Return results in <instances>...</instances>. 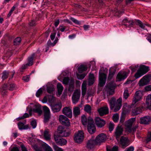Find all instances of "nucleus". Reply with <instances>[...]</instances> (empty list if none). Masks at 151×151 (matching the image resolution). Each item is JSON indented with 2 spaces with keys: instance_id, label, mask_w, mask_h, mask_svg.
Segmentation results:
<instances>
[{
  "instance_id": "nucleus-1",
  "label": "nucleus",
  "mask_w": 151,
  "mask_h": 151,
  "mask_svg": "<svg viewBox=\"0 0 151 151\" xmlns=\"http://www.w3.org/2000/svg\"><path fill=\"white\" fill-rule=\"evenodd\" d=\"M149 70V68L145 65H142L139 67L134 75L136 78L137 79L147 73Z\"/></svg>"
},
{
  "instance_id": "nucleus-2",
  "label": "nucleus",
  "mask_w": 151,
  "mask_h": 151,
  "mask_svg": "<svg viewBox=\"0 0 151 151\" xmlns=\"http://www.w3.org/2000/svg\"><path fill=\"white\" fill-rule=\"evenodd\" d=\"M145 104L144 103L139 102L133 109L132 112L133 114L136 115L142 111V109L144 108Z\"/></svg>"
},
{
  "instance_id": "nucleus-3",
  "label": "nucleus",
  "mask_w": 151,
  "mask_h": 151,
  "mask_svg": "<svg viewBox=\"0 0 151 151\" xmlns=\"http://www.w3.org/2000/svg\"><path fill=\"white\" fill-rule=\"evenodd\" d=\"M136 119L135 118H132L129 119L126 122L125 126L127 130L129 132H131L132 130L134 132L135 130L136 129L137 127H134L132 129V127L134 122H135Z\"/></svg>"
},
{
  "instance_id": "nucleus-4",
  "label": "nucleus",
  "mask_w": 151,
  "mask_h": 151,
  "mask_svg": "<svg viewBox=\"0 0 151 151\" xmlns=\"http://www.w3.org/2000/svg\"><path fill=\"white\" fill-rule=\"evenodd\" d=\"M84 139V133L82 131H79L75 133L74 139L76 142L80 143L83 141Z\"/></svg>"
},
{
  "instance_id": "nucleus-5",
  "label": "nucleus",
  "mask_w": 151,
  "mask_h": 151,
  "mask_svg": "<svg viewBox=\"0 0 151 151\" xmlns=\"http://www.w3.org/2000/svg\"><path fill=\"white\" fill-rule=\"evenodd\" d=\"M93 122V119L90 117L88 118L87 129L88 132L91 134L94 133L96 131V128Z\"/></svg>"
},
{
  "instance_id": "nucleus-6",
  "label": "nucleus",
  "mask_w": 151,
  "mask_h": 151,
  "mask_svg": "<svg viewBox=\"0 0 151 151\" xmlns=\"http://www.w3.org/2000/svg\"><path fill=\"white\" fill-rule=\"evenodd\" d=\"M81 94L80 90L76 89L75 90L72 96V102L74 104H76L78 102L80 99Z\"/></svg>"
},
{
  "instance_id": "nucleus-7",
  "label": "nucleus",
  "mask_w": 151,
  "mask_h": 151,
  "mask_svg": "<svg viewBox=\"0 0 151 151\" xmlns=\"http://www.w3.org/2000/svg\"><path fill=\"white\" fill-rule=\"evenodd\" d=\"M35 108L30 109L29 110V114L31 116L32 112H36L39 115H41L42 113L41 106L39 104H36L34 106Z\"/></svg>"
},
{
  "instance_id": "nucleus-8",
  "label": "nucleus",
  "mask_w": 151,
  "mask_h": 151,
  "mask_svg": "<svg viewBox=\"0 0 151 151\" xmlns=\"http://www.w3.org/2000/svg\"><path fill=\"white\" fill-rule=\"evenodd\" d=\"M151 75H145L143 76L139 81V86H143L149 83L151 79Z\"/></svg>"
},
{
  "instance_id": "nucleus-9",
  "label": "nucleus",
  "mask_w": 151,
  "mask_h": 151,
  "mask_svg": "<svg viewBox=\"0 0 151 151\" xmlns=\"http://www.w3.org/2000/svg\"><path fill=\"white\" fill-rule=\"evenodd\" d=\"M43 110L44 113V122L45 123H47L50 118V111L49 109L46 106L43 107Z\"/></svg>"
},
{
  "instance_id": "nucleus-10",
  "label": "nucleus",
  "mask_w": 151,
  "mask_h": 151,
  "mask_svg": "<svg viewBox=\"0 0 151 151\" xmlns=\"http://www.w3.org/2000/svg\"><path fill=\"white\" fill-rule=\"evenodd\" d=\"M59 119L60 123L62 124L67 126L70 125L69 119L65 116L62 115H60Z\"/></svg>"
},
{
  "instance_id": "nucleus-11",
  "label": "nucleus",
  "mask_w": 151,
  "mask_h": 151,
  "mask_svg": "<svg viewBox=\"0 0 151 151\" xmlns=\"http://www.w3.org/2000/svg\"><path fill=\"white\" fill-rule=\"evenodd\" d=\"M129 140L128 138L124 136L121 137L120 140V143L123 148H125L129 144Z\"/></svg>"
},
{
  "instance_id": "nucleus-12",
  "label": "nucleus",
  "mask_w": 151,
  "mask_h": 151,
  "mask_svg": "<svg viewBox=\"0 0 151 151\" xmlns=\"http://www.w3.org/2000/svg\"><path fill=\"white\" fill-rule=\"evenodd\" d=\"M58 132L60 136L66 137L70 134L69 132H66L65 130L62 126H60L58 128Z\"/></svg>"
},
{
  "instance_id": "nucleus-13",
  "label": "nucleus",
  "mask_w": 151,
  "mask_h": 151,
  "mask_svg": "<svg viewBox=\"0 0 151 151\" xmlns=\"http://www.w3.org/2000/svg\"><path fill=\"white\" fill-rule=\"evenodd\" d=\"M130 71L126 73L125 71H121L119 72L117 74L116 79L118 81H120L125 79L128 76V74L129 73Z\"/></svg>"
},
{
  "instance_id": "nucleus-14",
  "label": "nucleus",
  "mask_w": 151,
  "mask_h": 151,
  "mask_svg": "<svg viewBox=\"0 0 151 151\" xmlns=\"http://www.w3.org/2000/svg\"><path fill=\"white\" fill-rule=\"evenodd\" d=\"M123 129L121 126H118L116 128L114 132V136L116 139L118 141L120 136L122 134Z\"/></svg>"
},
{
  "instance_id": "nucleus-15",
  "label": "nucleus",
  "mask_w": 151,
  "mask_h": 151,
  "mask_svg": "<svg viewBox=\"0 0 151 151\" xmlns=\"http://www.w3.org/2000/svg\"><path fill=\"white\" fill-rule=\"evenodd\" d=\"M106 139V134L104 133L99 134L95 139L97 145L102 142H104Z\"/></svg>"
},
{
  "instance_id": "nucleus-16",
  "label": "nucleus",
  "mask_w": 151,
  "mask_h": 151,
  "mask_svg": "<svg viewBox=\"0 0 151 151\" xmlns=\"http://www.w3.org/2000/svg\"><path fill=\"white\" fill-rule=\"evenodd\" d=\"M54 138L56 143L59 145L62 146L65 145L67 143V140L60 137H58L57 135H55Z\"/></svg>"
},
{
  "instance_id": "nucleus-17",
  "label": "nucleus",
  "mask_w": 151,
  "mask_h": 151,
  "mask_svg": "<svg viewBox=\"0 0 151 151\" xmlns=\"http://www.w3.org/2000/svg\"><path fill=\"white\" fill-rule=\"evenodd\" d=\"M141 93L140 91H137L134 96L132 102V104L134 105L137 102L139 101L141 99Z\"/></svg>"
},
{
  "instance_id": "nucleus-18",
  "label": "nucleus",
  "mask_w": 151,
  "mask_h": 151,
  "mask_svg": "<svg viewBox=\"0 0 151 151\" xmlns=\"http://www.w3.org/2000/svg\"><path fill=\"white\" fill-rule=\"evenodd\" d=\"M140 123L145 124H148L151 122V116L147 115L140 118Z\"/></svg>"
},
{
  "instance_id": "nucleus-19",
  "label": "nucleus",
  "mask_w": 151,
  "mask_h": 151,
  "mask_svg": "<svg viewBox=\"0 0 151 151\" xmlns=\"http://www.w3.org/2000/svg\"><path fill=\"white\" fill-rule=\"evenodd\" d=\"M106 75L104 73H101L99 76V85L101 86L104 85L106 79Z\"/></svg>"
},
{
  "instance_id": "nucleus-20",
  "label": "nucleus",
  "mask_w": 151,
  "mask_h": 151,
  "mask_svg": "<svg viewBox=\"0 0 151 151\" xmlns=\"http://www.w3.org/2000/svg\"><path fill=\"white\" fill-rule=\"evenodd\" d=\"M63 113L69 118L72 116V113L71 108L70 107H65L62 110Z\"/></svg>"
},
{
  "instance_id": "nucleus-21",
  "label": "nucleus",
  "mask_w": 151,
  "mask_h": 151,
  "mask_svg": "<svg viewBox=\"0 0 151 151\" xmlns=\"http://www.w3.org/2000/svg\"><path fill=\"white\" fill-rule=\"evenodd\" d=\"M96 145H97L94 137H92L88 141L86 147L89 149L93 148Z\"/></svg>"
},
{
  "instance_id": "nucleus-22",
  "label": "nucleus",
  "mask_w": 151,
  "mask_h": 151,
  "mask_svg": "<svg viewBox=\"0 0 151 151\" xmlns=\"http://www.w3.org/2000/svg\"><path fill=\"white\" fill-rule=\"evenodd\" d=\"M95 123L97 126L99 127H101L106 124L105 121L99 117H96L95 119Z\"/></svg>"
},
{
  "instance_id": "nucleus-23",
  "label": "nucleus",
  "mask_w": 151,
  "mask_h": 151,
  "mask_svg": "<svg viewBox=\"0 0 151 151\" xmlns=\"http://www.w3.org/2000/svg\"><path fill=\"white\" fill-rule=\"evenodd\" d=\"M98 112L101 116L107 114L109 113V108L106 106L102 107L99 109Z\"/></svg>"
},
{
  "instance_id": "nucleus-24",
  "label": "nucleus",
  "mask_w": 151,
  "mask_h": 151,
  "mask_svg": "<svg viewBox=\"0 0 151 151\" xmlns=\"http://www.w3.org/2000/svg\"><path fill=\"white\" fill-rule=\"evenodd\" d=\"M62 107L61 103H59L52 106L51 109L54 112H57L59 111Z\"/></svg>"
},
{
  "instance_id": "nucleus-25",
  "label": "nucleus",
  "mask_w": 151,
  "mask_h": 151,
  "mask_svg": "<svg viewBox=\"0 0 151 151\" xmlns=\"http://www.w3.org/2000/svg\"><path fill=\"white\" fill-rule=\"evenodd\" d=\"M8 85L7 84H4L1 86L0 88V91L1 94L4 95H6L7 94V89L8 88Z\"/></svg>"
},
{
  "instance_id": "nucleus-26",
  "label": "nucleus",
  "mask_w": 151,
  "mask_h": 151,
  "mask_svg": "<svg viewBox=\"0 0 151 151\" xmlns=\"http://www.w3.org/2000/svg\"><path fill=\"white\" fill-rule=\"evenodd\" d=\"M87 81H83L81 86L82 95L84 96L86 94L87 90Z\"/></svg>"
},
{
  "instance_id": "nucleus-27",
  "label": "nucleus",
  "mask_w": 151,
  "mask_h": 151,
  "mask_svg": "<svg viewBox=\"0 0 151 151\" xmlns=\"http://www.w3.org/2000/svg\"><path fill=\"white\" fill-rule=\"evenodd\" d=\"M146 104L148 108L151 110V94L149 95L147 97Z\"/></svg>"
},
{
  "instance_id": "nucleus-28",
  "label": "nucleus",
  "mask_w": 151,
  "mask_h": 151,
  "mask_svg": "<svg viewBox=\"0 0 151 151\" xmlns=\"http://www.w3.org/2000/svg\"><path fill=\"white\" fill-rule=\"evenodd\" d=\"M25 123H24L22 122H19L18 123V126L20 129H26L29 128V126L28 125H25Z\"/></svg>"
},
{
  "instance_id": "nucleus-29",
  "label": "nucleus",
  "mask_w": 151,
  "mask_h": 151,
  "mask_svg": "<svg viewBox=\"0 0 151 151\" xmlns=\"http://www.w3.org/2000/svg\"><path fill=\"white\" fill-rule=\"evenodd\" d=\"M44 136L47 140H50L51 139V135L48 129H45L44 132Z\"/></svg>"
},
{
  "instance_id": "nucleus-30",
  "label": "nucleus",
  "mask_w": 151,
  "mask_h": 151,
  "mask_svg": "<svg viewBox=\"0 0 151 151\" xmlns=\"http://www.w3.org/2000/svg\"><path fill=\"white\" fill-rule=\"evenodd\" d=\"M104 93H106L108 95H112L114 93V91L109 87H107L104 91Z\"/></svg>"
},
{
  "instance_id": "nucleus-31",
  "label": "nucleus",
  "mask_w": 151,
  "mask_h": 151,
  "mask_svg": "<svg viewBox=\"0 0 151 151\" xmlns=\"http://www.w3.org/2000/svg\"><path fill=\"white\" fill-rule=\"evenodd\" d=\"M87 69V67L84 65H81L78 67V70L80 73H82L83 71H86Z\"/></svg>"
},
{
  "instance_id": "nucleus-32",
  "label": "nucleus",
  "mask_w": 151,
  "mask_h": 151,
  "mask_svg": "<svg viewBox=\"0 0 151 151\" xmlns=\"http://www.w3.org/2000/svg\"><path fill=\"white\" fill-rule=\"evenodd\" d=\"M57 88L58 91V94L60 96L62 93L63 88L60 83H58L57 85Z\"/></svg>"
},
{
  "instance_id": "nucleus-33",
  "label": "nucleus",
  "mask_w": 151,
  "mask_h": 151,
  "mask_svg": "<svg viewBox=\"0 0 151 151\" xmlns=\"http://www.w3.org/2000/svg\"><path fill=\"white\" fill-rule=\"evenodd\" d=\"M35 55V54L33 53L28 58V63L27 64L29 66H30L33 64V60Z\"/></svg>"
},
{
  "instance_id": "nucleus-34",
  "label": "nucleus",
  "mask_w": 151,
  "mask_h": 151,
  "mask_svg": "<svg viewBox=\"0 0 151 151\" xmlns=\"http://www.w3.org/2000/svg\"><path fill=\"white\" fill-rule=\"evenodd\" d=\"M94 82V76L93 74H90L88 79V84L90 86L93 84Z\"/></svg>"
},
{
  "instance_id": "nucleus-35",
  "label": "nucleus",
  "mask_w": 151,
  "mask_h": 151,
  "mask_svg": "<svg viewBox=\"0 0 151 151\" xmlns=\"http://www.w3.org/2000/svg\"><path fill=\"white\" fill-rule=\"evenodd\" d=\"M80 114V108L76 106L73 109V114L75 116H76Z\"/></svg>"
},
{
  "instance_id": "nucleus-36",
  "label": "nucleus",
  "mask_w": 151,
  "mask_h": 151,
  "mask_svg": "<svg viewBox=\"0 0 151 151\" xmlns=\"http://www.w3.org/2000/svg\"><path fill=\"white\" fill-rule=\"evenodd\" d=\"M137 24L138 25L139 27L142 29H145V26H148V24H144L141 21L137 20Z\"/></svg>"
},
{
  "instance_id": "nucleus-37",
  "label": "nucleus",
  "mask_w": 151,
  "mask_h": 151,
  "mask_svg": "<svg viewBox=\"0 0 151 151\" xmlns=\"http://www.w3.org/2000/svg\"><path fill=\"white\" fill-rule=\"evenodd\" d=\"M116 99L114 98H112L109 102L110 105V109H112L114 107L115 104Z\"/></svg>"
},
{
  "instance_id": "nucleus-38",
  "label": "nucleus",
  "mask_w": 151,
  "mask_h": 151,
  "mask_svg": "<svg viewBox=\"0 0 151 151\" xmlns=\"http://www.w3.org/2000/svg\"><path fill=\"white\" fill-rule=\"evenodd\" d=\"M81 121L82 124L83 125H87L88 122V120L87 121V118L86 116L85 115H83L81 117Z\"/></svg>"
},
{
  "instance_id": "nucleus-39",
  "label": "nucleus",
  "mask_w": 151,
  "mask_h": 151,
  "mask_svg": "<svg viewBox=\"0 0 151 151\" xmlns=\"http://www.w3.org/2000/svg\"><path fill=\"white\" fill-rule=\"evenodd\" d=\"M52 145L55 151H63L62 148L58 147L53 142L52 143Z\"/></svg>"
},
{
  "instance_id": "nucleus-40",
  "label": "nucleus",
  "mask_w": 151,
  "mask_h": 151,
  "mask_svg": "<svg viewBox=\"0 0 151 151\" xmlns=\"http://www.w3.org/2000/svg\"><path fill=\"white\" fill-rule=\"evenodd\" d=\"M9 72L6 71H4L3 73V75L2 76V78L3 80H4L7 78L9 76Z\"/></svg>"
},
{
  "instance_id": "nucleus-41",
  "label": "nucleus",
  "mask_w": 151,
  "mask_h": 151,
  "mask_svg": "<svg viewBox=\"0 0 151 151\" xmlns=\"http://www.w3.org/2000/svg\"><path fill=\"white\" fill-rule=\"evenodd\" d=\"M21 41V39L19 37L16 38L14 41V44L15 45H17L19 44Z\"/></svg>"
},
{
  "instance_id": "nucleus-42",
  "label": "nucleus",
  "mask_w": 151,
  "mask_h": 151,
  "mask_svg": "<svg viewBox=\"0 0 151 151\" xmlns=\"http://www.w3.org/2000/svg\"><path fill=\"white\" fill-rule=\"evenodd\" d=\"M55 98L53 96H48V101L50 103H52L55 102Z\"/></svg>"
},
{
  "instance_id": "nucleus-43",
  "label": "nucleus",
  "mask_w": 151,
  "mask_h": 151,
  "mask_svg": "<svg viewBox=\"0 0 151 151\" xmlns=\"http://www.w3.org/2000/svg\"><path fill=\"white\" fill-rule=\"evenodd\" d=\"M43 89L42 88H40L37 91L36 95L37 97H39L42 93Z\"/></svg>"
},
{
  "instance_id": "nucleus-44",
  "label": "nucleus",
  "mask_w": 151,
  "mask_h": 151,
  "mask_svg": "<svg viewBox=\"0 0 151 151\" xmlns=\"http://www.w3.org/2000/svg\"><path fill=\"white\" fill-rule=\"evenodd\" d=\"M8 85L9 87V89L10 91H12L15 89V85L14 83H9Z\"/></svg>"
},
{
  "instance_id": "nucleus-45",
  "label": "nucleus",
  "mask_w": 151,
  "mask_h": 151,
  "mask_svg": "<svg viewBox=\"0 0 151 151\" xmlns=\"http://www.w3.org/2000/svg\"><path fill=\"white\" fill-rule=\"evenodd\" d=\"M54 88L53 85L50 86H48L47 88V92L50 93H52L54 91Z\"/></svg>"
},
{
  "instance_id": "nucleus-46",
  "label": "nucleus",
  "mask_w": 151,
  "mask_h": 151,
  "mask_svg": "<svg viewBox=\"0 0 151 151\" xmlns=\"http://www.w3.org/2000/svg\"><path fill=\"white\" fill-rule=\"evenodd\" d=\"M44 147L46 151H53L52 149L47 144H45Z\"/></svg>"
},
{
  "instance_id": "nucleus-47",
  "label": "nucleus",
  "mask_w": 151,
  "mask_h": 151,
  "mask_svg": "<svg viewBox=\"0 0 151 151\" xmlns=\"http://www.w3.org/2000/svg\"><path fill=\"white\" fill-rule=\"evenodd\" d=\"M91 108L90 106L88 104H87L85 105L84 109L88 113H90L91 112Z\"/></svg>"
},
{
  "instance_id": "nucleus-48",
  "label": "nucleus",
  "mask_w": 151,
  "mask_h": 151,
  "mask_svg": "<svg viewBox=\"0 0 151 151\" xmlns=\"http://www.w3.org/2000/svg\"><path fill=\"white\" fill-rule=\"evenodd\" d=\"M115 74V72L114 71H112L110 70H109V73L108 77V79L110 80L113 77Z\"/></svg>"
},
{
  "instance_id": "nucleus-49",
  "label": "nucleus",
  "mask_w": 151,
  "mask_h": 151,
  "mask_svg": "<svg viewBox=\"0 0 151 151\" xmlns=\"http://www.w3.org/2000/svg\"><path fill=\"white\" fill-rule=\"evenodd\" d=\"M86 75L85 73L81 74H77V77L79 80H82L84 78Z\"/></svg>"
},
{
  "instance_id": "nucleus-50",
  "label": "nucleus",
  "mask_w": 151,
  "mask_h": 151,
  "mask_svg": "<svg viewBox=\"0 0 151 151\" xmlns=\"http://www.w3.org/2000/svg\"><path fill=\"white\" fill-rule=\"evenodd\" d=\"M119 115L117 114H114L113 116V120L115 122H117L119 120Z\"/></svg>"
},
{
  "instance_id": "nucleus-51",
  "label": "nucleus",
  "mask_w": 151,
  "mask_h": 151,
  "mask_svg": "<svg viewBox=\"0 0 151 151\" xmlns=\"http://www.w3.org/2000/svg\"><path fill=\"white\" fill-rule=\"evenodd\" d=\"M114 127V124L111 122H110L109 125V131H110V132L112 131L113 130Z\"/></svg>"
},
{
  "instance_id": "nucleus-52",
  "label": "nucleus",
  "mask_w": 151,
  "mask_h": 151,
  "mask_svg": "<svg viewBox=\"0 0 151 151\" xmlns=\"http://www.w3.org/2000/svg\"><path fill=\"white\" fill-rule=\"evenodd\" d=\"M123 95L124 98L125 99H127L129 95V94L128 90L126 89L124 90L123 94Z\"/></svg>"
},
{
  "instance_id": "nucleus-53",
  "label": "nucleus",
  "mask_w": 151,
  "mask_h": 151,
  "mask_svg": "<svg viewBox=\"0 0 151 151\" xmlns=\"http://www.w3.org/2000/svg\"><path fill=\"white\" fill-rule=\"evenodd\" d=\"M57 41H58V40H57L56 39L55 40V41L53 43H51V41H48L47 43H48V45L49 46H53L57 43Z\"/></svg>"
},
{
  "instance_id": "nucleus-54",
  "label": "nucleus",
  "mask_w": 151,
  "mask_h": 151,
  "mask_svg": "<svg viewBox=\"0 0 151 151\" xmlns=\"http://www.w3.org/2000/svg\"><path fill=\"white\" fill-rule=\"evenodd\" d=\"M122 98L121 97H120L117 99L116 102V104L118 105H119L121 106L122 103Z\"/></svg>"
},
{
  "instance_id": "nucleus-55",
  "label": "nucleus",
  "mask_w": 151,
  "mask_h": 151,
  "mask_svg": "<svg viewBox=\"0 0 151 151\" xmlns=\"http://www.w3.org/2000/svg\"><path fill=\"white\" fill-rule=\"evenodd\" d=\"M31 125L32 126L33 128H35L37 126V122L35 120L32 121L31 122Z\"/></svg>"
},
{
  "instance_id": "nucleus-56",
  "label": "nucleus",
  "mask_w": 151,
  "mask_h": 151,
  "mask_svg": "<svg viewBox=\"0 0 151 151\" xmlns=\"http://www.w3.org/2000/svg\"><path fill=\"white\" fill-rule=\"evenodd\" d=\"M150 141H151V133L147 136L145 139V142L147 143H148Z\"/></svg>"
},
{
  "instance_id": "nucleus-57",
  "label": "nucleus",
  "mask_w": 151,
  "mask_h": 151,
  "mask_svg": "<svg viewBox=\"0 0 151 151\" xmlns=\"http://www.w3.org/2000/svg\"><path fill=\"white\" fill-rule=\"evenodd\" d=\"M118 147L116 146H114L112 149H107V151H117Z\"/></svg>"
},
{
  "instance_id": "nucleus-58",
  "label": "nucleus",
  "mask_w": 151,
  "mask_h": 151,
  "mask_svg": "<svg viewBox=\"0 0 151 151\" xmlns=\"http://www.w3.org/2000/svg\"><path fill=\"white\" fill-rule=\"evenodd\" d=\"M69 80V78L68 77H65L63 81V83L65 84H67L68 83Z\"/></svg>"
},
{
  "instance_id": "nucleus-59",
  "label": "nucleus",
  "mask_w": 151,
  "mask_h": 151,
  "mask_svg": "<svg viewBox=\"0 0 151 151\" xmlns=\"http://www.w3.org/2000/svg\"><path fill=\"white\" fill-rule=\"evenodd\" d=\"M29 116V114L27 113H25L23 116L22 117H20L18 118L19 120L21 119L25 118Z\"/></svg>"
},
{
  "instance_id": "nucleus-60",
  "label": "nucleus",
  "mask_w": 151,
  "mask_h": 151,
  "mask_svg": "<svg viewBox=\"0 0 151 151\" xmlns=\"http://www.w3.org/2000/svg\"><path fill=\"white\" fill-rule=\"evenodd\" d=\"M128 21H129L127 19H124L122 21V24L123 25H124L126 27H127L128 26V24L126 23H128Z\"/></svg>"
},
{
  "instance_id": "nucleus-61",
  "label": "nucleus",
  "mask_w": 151,
  "mask_h": 151,
  "mask_svg": "<svg viewBox=\"0 0 151 151\" xmlns=\"http://www.w3.org/2000/svg\"><path fill=\"white\" fill-rule=\"evenodd\" d=\"M125 114L124 113H122L120 119V122H123L124 119Z\"/></svg>"
},
{
  "instance_id": "nucleus-62",
  "label": "nucleus",
  "mask_w": 151,
  "mask_h": 151,
  "mask_svg": "<svg viewBox=\"0 0 151 151\" xmlns=\"http://www.w3.org/2000/svg\"><path fill=\"white\" fill-rule=\"evenodd\" d=\"M134 148L132 146H131L127 148L124 151H134Z\"/></svg>"
},
{
  "instance_id": "nucleus-63",
  "label": "nucleus",
  "mask_w": 151,
  "mask_h": 151,
  "mask_svg": "<svg viewBox=\"0 0 151 151\" xmlns=\"http://www.w3.org/2000/svg\"><path fill=\"white\" fill-rule=\"evenodd\" d=\"M121 106L116 104V106L114 109V111L116 112L119 110L120 109Z\"/></svg>"
},
{
  "instance_id": "nucleus-64",
  "label": "nucleus",
  "mask_w": 151,
  "mask_h": 151,
  "mask_svg": "<svg viewBox=\"0 0 151 151\" xmlns=\"http://www.w3.org/2000/svg\"><path fill=\"white\" fill-rule=\"evenodd\" d=\"M56 33L55 32L52 33H51L50 37L52 40H53L55 38Z\"/></svg>"
}]
</instances>
